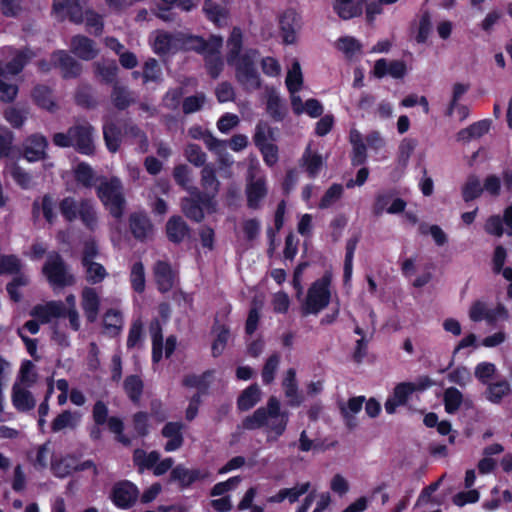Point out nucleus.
<instances>
[{"mask_svg": "<svg viewBox=\"0 0 512 512\" xmlns=\"http://www.w3.org/2000/svg\"><path fill=\"white\" fill-rule=\"evenodd\" d=\"M511 386L507 380H501L488 384L486 389V398L494 404H499L503 397L509 394Z\"/></svg>", "mask_w": 512, "mask_h": 512, "instance_id": "nucleus-43", "label": "nucleus"}, {"mask_svg": "<svg viewBox=\"0 0 512 512\" xmlns=\"http://www.w3.org/2000/svg\"><path fill=\"white\" fill-rule=\"evenodd\" d=\"M43 272L53 286L65 287L75 283L74 276L69 272L63 259L57 253L48 255Z\"/></svg>", "mask_w": 512, "mask_h": 512, "instance_id": "nucleus-9", "label": "nucleus"}, {"mask_svg": "<svg viewBox=\"0 0 512 512\" xmlns=\"http://www.w3.org/2000/svg\"><path fill=\"white\" fill-rule=\"evenodd\" d=\"M213 372V370H206L201 375H186L182 380V385L188 388H197V392H200L201 395H204L207 393L209 386L206 380L212 376Z\"/></svg>", "mask_w": 512, "mask_h": 512, "instance_id": "nucleus-44", "label": "nucleus"}, {"mask_svg": "<svg viewBox=\"0 0 512 512\" xmlns=\"http://www.w3.org/2000/svg\"><path fill=\"white\" fill-rule=\"evenodd\" d=\"M266 111L273 120L278 122L282 121L285 117V108L280 97L274 91L268 94Z\"/></svg>", "mask_w": 512, "mask_h": 512, "instance_id": "nucleus-50", "label": "nucleus"}, {"mask_svg": "<svg viewBox=\"0 0 512 512\" xmlns=\"http://www.w3.org/2000/svg\"><path fill=\"white\" fill-rule=\"evenodd\" d=\"M81 306L88 322H95L100 308V298L94 288L85 287L81 294Z\"/></svg>", "mask_w": 512, "mask_h": 512, "instance_id": "nucleus-20", "label": "nucleus"}, {"mask_svg": "<svg viewBox=\"0 0 512 512\" xmlns=\"http://www.w3.org/2000/svg\"><path fill=\"white\" fill-rule=\"evenodd\" d=\"M190 228L181 216H172L166 223V235L169 241L179 244L189 236Z\"/></svg>", "mask_w": 512, "mask_h": 512, "instance_id": "nucleus-23", "label": "nucleus"}, {"mask_svg": "<svg viewBox=\"0 0 512 512\" xmlns=\"http://www.w3.org/2000/svg\"><path fill=\"white\" fill-rule=\"evenodd\" d=\"M111 97L114 105L119 109H125L133 101L128 89L119 84L114 85Z\"/></svg>", "mask_w": 512, "mask_h": 512, "instance_id": "nucleus-59", "label": "nucleus"}, {"mask_svg": "<svg viewBox=\"0 0 512 512\" xmlns=\"http://www.w3.org/2000/svg\"><path fill=\"white\" fill-rule=\"evenodd\" d=\"M463 402V394L455 387L445 389L443 394V403L446 413L454 414L457 412Z\"/></svg>", "mask_w": 512, "mask_h": 512, "instance_id": "nucleus-45", "label": "nucleus"}, {"mask_svg": "<svg viewBox=\"0 0 512 512\" xmlns=\"http://www.w3.org/2000/svg\"><path fill=\"white\" fill-rule=\"evenodd\" d=\"M185 425L182 422H167L162 427V437L167 438L164 450L173 452L178 450L184 443L183 431Z\"/></svg>", "mask_w": 512, "mask_h": 512, "instance_id": "nucleus-18", "label": "nucleus"}, {"mask_svg": "<svg viewBox=\"0 0 512 512\" xmlns=\"http://www.w3.org/2000/svg\"><path fill=\"white\" fill-rule=\"evenodd\" d=\"M227 46L228 52L226 60L228 64H232L235 59L242 56L243 33L239 27H233L227 40Z\"/></svg>", "mask_w": 512, "mask_h": 512, "instance_id": "nucleus-35", "label": "nucleus"}, {"mask_svg": "<svg viewBox=\"0 0 512 512\" xmlns=\"http://www.w3.org/2000/svg\"><path fill=\"white\" fill-rule=\"evenodd\" d=\"M138 494L139 491L133 483L122 481L114 486L112 499L116 506L125 509L136 501Z\"/></svg>", "mask_w": 512, "mask_h": 512, "instance_id": "nucleus-17", "label": "nucleus"}, {"mask_svg": "<svg viewBox=\"0 0 512 512\" xmlns=\"http://www.w3.org/2000/svg\"><path fill=\"white\" fill-rule=\"evenodd\" d=\"M75 178L78 183L84 187L90 188L95 186L97 177L90 165L87 163H79L75 168Z\"/></svg>", "mask_w": 512, "mask_h": 512, "instance_id": "nucleus-49", "label": "nucleus"}, {"mask_svg": "<svg viewBox=\"0 0 512 512\" xmlns=\"http://www.w3.org/2000/svg\"><path fill=\"white\" fill-rule=\"evenodd\" d=\"M259 54L256 49H249L241 57L234 60L230 66L235 68V78L245 91H255L261 88V78L255 61Z\"/></svg>", "mask_w": 512, "mask_h": 512, "instance_id": "nucleus-4", "label": "nucleus"}, {"mask_svg": "<svg viewBox=\"0 0 512 512\" xmlns=\"http://www.w3.org/2000/svg\"><path fill=\"white\" fill-rule=\"evenodd\" d=\"M222 45V37L212 34L209 36V46L200 53L204 58L205 69L212 79H217L224 69V61L220 54Z\"/></svg>", "mask_w": 512, "mask_h": 512, "instance_id": "nucleus-11", "label": "nucleus"}, {"mask_svg": "<svg viewBox=\"0 0 512 512\" xmlns=\"http://www.w3.org/2000/svg\"><path fill=\"white\" fill-rule=\"evenodd\" d=\"M78 218L82 224L90 231L96 230L99 219L95 203L89 199L80 200V210Z\"/></svg>", "mask_w": 512, "mask_h": 512, "instance_id": "nucleus-29", "label": "nucleus"}, {"mask_svg": "<svg viewBox=\"0 0 512 512\" xmlns=\"http://www.w3.org/2000/svg\"><path fill=\"white\" fill-rule=\"evenodd\" d=\"M95 77L106 84H118L116 82L118 66L114 60H102L93 64Z\"/></svg>", "mask_w": 512, "mask_h": 512, "instance_id": "nucleus-27", "label": "nucleus"}, {"mask_svg": "<svg viewBox=\"0 0 512 512\" xmlns=\"http://www.w3.org/2000/svg\"><path fill=\"white\" fill-rule=\"evenodd\" d=\"M70 52L83 61H91L99 55L96 42L84 35H75L69 44Z\"/></svg>", "mask_w": 512, "mask_h": 512, "instance_id": "nucleus-15", "label": "nucleus"}, {"mask_svg": "<svg viewBox=\"0 0 512 512\" xmlns=\"http://www.w3.org/2000/svg\"><path fill=\"white\" fill-rule=\"evenodd\" d=\"M286 87L291 94L298 92L303 84V76L300 69L299 63L295 62L292 66V69L288 72L286 76Z\"/></svg>", "mask_w": 512, "mask_h": 512, "instance_id": "nucleus-57", "label": "nucleus"}, {"mask_svg": "<svg viewBox=\"0 0 512 512\" xmlns=\"http://www.w3.org/2000/svg\"><path fill=\"white\" fill-rule=\"evenodd\" d=\"M37 378L38 375L36 373L35 365L31 361H25L21 365L18 379L14 384H20L29 388L36 383Z\"/></svg>", "mask_w": 512, "mask_h": 512, "instance_id": "nucleus-52", "label": "nucleus"}, {"mask_svg": "<svg viewBox=\"0 0 512 512\" xmlns=\"http://www.w3.org/2000/svg\"><path fill=\"white\" fill-rule=\"evenodd\" d=\"M21 262L14 255H0V275L17 274L21 270Z\"/></svg>", "mask_w": 512, "mask_h": 512, "instance_id": "nucleus-64", "label": "nucleus"}, {"mask_svg": "<svg viewBox=\"0 0 512 512\" xmlns=\"http://www.w3.org/2000/svg\"><path fill=\"white\" fill-rule=\"evenodd\" d=\"M300 166L305 168L309 178L314 179L323 167V158L318 153H312L308 146L301 157Z\"/></svg>", "mask_w": 512, "mask_h": 512, "instance_id": "nucleus-32", "label": "nucleus"}, {"mask_svg": "<svg viewBox=\"0 0 512 512\" xmlns=\"http://www.w3.org/2000/svg\"><path fill=\"white\" fill-rule=\"evenodd\" d=\"M59 210L61 215L68 222H73L78 219L80 210V200H76L74 197H65L59 204Z\"/></svg>", "mask_w": 512, "mask_h": 512, "instance_id": "nucleus-51", "label": "nucleus"}, {"mask_svg": "<svg viewBox=\"0 0 512 512\" xmlns=\"http://www.w3.org/2000/svg\"><path fill=\"white\" fill-rule=\"evenodd\" d=\"M349 142L352 145L350 155L351 165L353 167L364 165L367 162V146L363 141L362 134L353 129L350 131Z\"/></svg>", "mask_w": 512, "mask_h": 512, "instance_id": "nucleus-21", "label": "nucleus"}, {"mask_svg": "<svg viewBox=\"0 0 512 512\" xmlns=\"http://www.w3.org/2000/svg\"><path fill=\"white\" fill-rule=\"evenodd\" d=\"M123 387L131 401H139L143 391V382L138 376L130 375L126 377L123 383Z\"/></svg>", "mask_w": 512, "mask_h": 512, "instance_id": "nucleus-55", "label": "nucleus"}, {"mask_svg": "<svg viewBox=\"0 0 512 512\" xmlns=\"http://www.w3.org/2000/svg\"><path fill=\"white\" fill-rule=\"evenodd\" d=\"M432 30L431 15L429 11H424L419 20L418 32L415 40L419 44L426 43Z\"/></svg>", "mask_w": 512, "mask_h": 512, "instance_id": "nucleus-62", "label": "nucleus"}, {"mask_svg": "<svg viewBox=\"0 0 512 512\" xmlns=\"http://www.w3.org/2000/svg\"><path fill=\"white\" fill-rule=\"evenodd\" d=\"M261 399V390L257 383H253L245 388L237 398V408L239 411H248L252 409Z\"/></svg>", "mask_w": 512, "mask_h": 512, "instance_id": "nucleus-31", "label": "nucleus"}, {"mask_svg": "<svg viewBox=\"0 0 512 512\" xmlns=\"http://www.w3.org/2000/svg\"><path fill=\"white\" fill-rule=\"evenodd\" d=\"M209 46V38L206 40L202 36L192 35L181 31L168 33L162 31V55L168 52L194 51L198 54L203 53Z\"/></svg>", "mask_w": 512, "mask_h": 512, "instance_id": "nucleus-7", "label": "nucleus"}, {"mask_svg": "<svg viewBox=\"0 0 512 512\" xmlns=\"http://www.w3.org/2000/svg\"><path fill=\"white\" fill-rule=\"evenodd\" d=\"M299 28L300 17L294 9L285 10L279 17V29L284 44L291 45L296 42Z\"/></svg>", "mask_w": 512, "mask_h": 512, "instance_id": "nucleus-14", "label": "nucleus"}, {"mask_svg": "<svg viewBox=\"0 0 512 512\" xmlns=\"http://www.w3.org/2000/svg\"><path fill=\"white\" fill-rule=\"evenodd\" d=\"M171 479L177 481L181 488H187L195 481L203 478L198 469H187L182 465H177L171 470Z\"/></svg>", "mask_w": 512, "mask_h": 512, "instance_id": "nucleus-33", "label": "nucleus"}, {"mask_svg": "<svg viewBox=\"0 0 512 512\" xmlns=\"http://www.w3.org/2000/svg\"><path fill=\"white\" fill-rule=\"evenodd\" d=\"M359 242L357 236L351 237L346 242V253L344 259L343 282L347 285L352 277L354 253Z\"/></svg>", "mask_w": 512, "mask_h": 512, "instance_id": "nucleus-41", "label": "nucleus"}, {"mask_svg": "<svg viewBox=\"0 0 512 512\" xmlns=\"http://www.w3.org/2000/svg\"><path fill=\"white\" fill-rule=\"evenodd\" d=\"M205 102L206 96L202 92L185 97L182 101V111L186 115L195 113L202 109Z\"/></svg>", "mask_w": 512, "mask_h": 512, "instance_id": "nucleus-58", "label": "nucleus"}, {"mask_svg": "<svg viewBox=\"0 0 512 512\" xmlns=\"http://www.w3.org/2000/svg\"><path fill=\"white\" fill-rule=\"evenodd\" d=\"M202 10L206 18L216 26H220L221 20L228 17V10L213 0H204Z\"/></svg>", "mask_w": 512, "mask_h": 512, "instance_id": "nucleus-40", "label": "nucleus"}, {"mask_svg": "<svg viewBox=\"0 0 512 512\" xmlns=\"http://www.w3.org/2000/svg\"><path fill=\"white\" fill-rule=\"evenodd\" d=\"M95 129L88 122H78L66 132L55 133L53 144L60 148L73 147L84 155H92L95 151Z\"/></svg>", "mask_w": 512, "mask_h": 512, "instance_id": "nucleus-2", "label": "nucleus"}, {"mask_svg": "<svg viewBox=\"0 0 512 512\" xmlns=\"http://www.w3.org/2000/svg\"><path fill=\"white\" fill-rule=\"evenodd\" d=\"M5 171L10 174L13 180L22 188L30 189L33 181L32 176L18 164L12 162L5 165Z\"/></svg>", "mask_w": 512, "mask_h": 512, "instance_id": "nucleus-42", "label": "nucleus"}, {"mask_svg": "<svg viewBox=\"0 0 512 512\" xmlns=\"http://www.w3.org/2000/svg\"><path fill=\"white\" fill-rule=\"evenodd\" d=\"M279 364L280 355L277 352H274L266 359L261 371L262 381L265 385H270L275 380Z\"/></svg>", "mask_w": 512, "mask_h": 512, "instance_id": "nucleus-48", "label": "nucleus"}, {"mask_svg": "<svg viewBox=\"0 0 512 512\" xmlns=\"http://www.w3.org/2000/svg\"><path fill=\"white\" fill-rule=\"evenodd\" d=\"M201 185L204 189L203 192H210V194L213 195V200H215L220 183L216 177V173L213 167H203L201 171Z\"/></svg>", "mask_w": 512, "mask_h": 512, "instance_id": "nucleus-47", "label": "nucleus"}, {"mask_svg": "<svg viewBox=\"0 0 512 512\" xmlns=\"http://www.w3.org/2000/svg\"><path fill=\"white\" fill-rule=\"evenodd\" d=\"M65 306L61 301H51L45 305L35 306L30 315L41 323H48L52 318L63 317Z\"/></svg>", "mask_w": 512, "mask_h": 512, "instance_id": "nucleus-19", "label": "nucleus"}, {"mask_svg": "<svg viewBox=\"0 0 512 512\" xmlns=\"http://www.w3.org/2000/svg\"><path fill=\"white\" fill-rule=\"evenodd\" d=\"M189 196L181 200L182 211L187 218L195 222H201L205 213L216 211V201L210 192H202L198 187L189 188Z\"/></svg>", "mask_w": 512, "mask_h": 512, "instance_id": "nucleus-6", "label": "nucleus"}, {"mask_svg": "<svg viewBox=\"0 0 512 512\" xmlns=\"http://www.w3.org/2000/svg\"><path fill=\"white\" fill-rule=\"evenodd\" d=\"M331 280V273L325 272L321 278L311 284L304 304V314H317L329 305Z\"/></svg>", "mask_w": 512, "mask_h": 512, "instance_id": "nucleus-8", "label": "nucleus"}, {"mask_svg": "<svg viewBox=\"0 0 512 512\" xmlns=\"http://www.w3.org/2000/svg\"><path fill=\"white\" fill-rule=\"evenodd\" d=\"M343 195V186L338 183L332 184L324 193L319 202L320 209H328Z\"/></svg>", "mask_w": 512, "mask_h": 512, "instance_id": "nucleus-56", "label": "nucleus"}, {"mask_svg": "<svg viewBox=\"0 0 512 512\" xmlns=\"http://www.w3.org/2000/svg\"><path fill=\"white\" fill-rule=\"evenodd\" d=\"M211 332L215 334V338L211 345V355L214 358H218L221 356L228 344V341L231 336L230 328L226 324H220L216 319Z\"/></svg>", "mask_w": 512, "mask_h": 512, "instance_id": "nucleus-22", "label": "nucleus"}, {"mask_svg": "<svg viewBox=\"0 0 512 512\" xmlns=\"http://www.w3.org/2000/svg\"><path fill=\"white\" fill-rule=\"evenodd\" d=\"M483 192L484 188H482L479 177L475 174H470L461 188L462 199L465 203L478 199Z\"/></svg>", "mask_w": 512, "mask_h": 512, "instance_id": "nucleus-36", "label": "nucleus"}, {"mask_svg": "<svg viewBox=\"0 0 512 512\" xmlns=\"http://www.w3.org/2000/svg\"><path fill=\"white\" fill-rule=\"evenodd\" d=\"M267 195L266 182L262 178L249 183L246 187L247 206L256 210L260 208L261 201Z\"/></svg>", "mask_w": 512, "mask_h": 512, "instance_id": "nucleus-28", "label": "nucleus"}, {"mask_svg": "<svg viewBox=\"0 0 512 512\" xmlns=\"http://www.w3.org/2000/svg\"><path fill=\"white\" fill-rule=\"evenodd\" d=\"M425 383L400 382L396 384L391 396L385 401L384 407L388 414H394L399 406L407 404L409 398L416 391H423L430 385V380L425 377Z\"/></svg>", "mask_w": 512, "mask_h": 512, "instance_id": "nucleus-10", "label": "nucleus"}, {"mask_svg": "<svg viewBox=\"0 0 512 512\" xmlns=\"http://www.w3.org/2000/svg\"><path fill=\"white\" fill-rule=\"evenodd\" d=\"M34 54L30 50L17 52L12 61L4 64L0 61V76L16 75L18 74L25 64L33 58Z\"/></svg>", "mask_w": 512, "mask_h": 512, "instance_id": "nucleus-30", "label": "nucleus"}, {"mask_svg": "<svg viewBox=\"0 0 512 512\" xmlns=\"http://www.w3.org/2000/svg\"><path fill=\"white\" fill-rule=\"evenodd\" d=\"M104 140L111 152H116L120 145V130L114 124H106L103 127Z\"/></svg>", "mask_w": 512, "mask_h": 512, "instance_id": "nucleus-60", "label": "nucleus"}, {"mask_svg": "<svg viewBox=\"0 0 512 512\" xmlns=\"http://www.w3.org/2000/svg\"><path fill=\"white\" fill-rule=\"evenodd\" d=\"M97 195L114 218H122L126 200L123 185L119 178H101L97 187Z\"/></svg>", "mask_w": 512, "mask_h": 512, "instance_id": "nucleus-3", "label": "nucleus"}, {"mask_svg": "<svg viewBox=\"0 0 512 512\" xmlns=\"http://www.w3.org/2000/svg\"><path fill=\"white\" fill-rule=\"evenodd\" d=\"M12 403L18 411L26 412L35 407L36 400L28 388L20 384H14L12 388Z\"/></svg>", "mask_w": 512, "mask_h": 512, "instance_id": "nucleus-26", "label": "nucleus"}, {"mask_svg": "<svg viewBox=\"0 0 512 512\" xmlns=\"http://www.w3.org/2000/svg\"><path fill=\"white\" fill-rule=\"evenodd\" d=\"M85 278L90 284H98L102 282L108 275L104 266L96 261L82 263Z\"/></svg>", "mask_w": 512, "mask_h": 512, "instance_id": "nucleus-46", "label": "nucleus"}, {"mask_svg": "<svg viewBox=\"0 0 512 512\" xmlns=\"http://www.w3.org/2000/svg\"><path fill=\"white\" fill-rule=\"evenodd\" d=\"M51 65L60 70L64 79L77 78L83 71L82 64L65 50H57L51 55Z\"/></svg>", "mask_w": 512, "mask_h": 512, "instance_id": "nucleus-12", "label": "nucleus"}, {"mask_svg": "<svg viewBox=\"0 0 512 512\" xmlns=\"http://www.w3.org/2000/svg\"><path fill=\"white\" fill-rule=\"evenodd\" d=\"M103 322L105 330L111 335L118 334L123 324L121 314L115 310H108Z\"/></svg>", "mask_w": 512, "mask_h": 512, "instance_id": "nucleus-61", "label": "nucleus"}, {"mask_svg": "<svg viewBox=\"0 0 512 512\" xmlns=\"http://www.w3.org/2000/svg\"><path fill=\"white\" fill-rule=\"evenodd\" d=\"M285 396L288 398V403L292 407L301 405L303 398L298 392V383L296 379V371L294 368H289L286 371L285 377L282 381Z\"/></svg>", "mask_w": 512, "mask_h": 512, "instance_id": "nucleus-25", "label": "nucleus"}, {"mask_svg": "<svg viewBox=\"0 0 512 512\" xmlns=\"http://www.w3.org/2000/svg\"><path fill=\"white\" fill-rule=\"evenodd\" d=\"M337 49L342 51L346 56L351 57L362 49L361 43L351 36L340 37L337 41Z\"/></svg>", "mask_w": 512, "mask_h": 512, "instance_id": "nucleus-63", "label": "nucleus"}, {"mask_svg": "<svg viewBox=\"0 0 512 512\" xmlns=\"http://www.w3.org/2000/svg\"><path fill=\"white\" fill-rule=\"evenodd\" d=\"M129 226L137 239H144L151 231V224L146 214L136 212L129 217Z\"/></svg>", "mask_w": 512, "mask_h": 512, "instance_id": "nucleus-34", "label": "nucleus"}, {"mask_svg": "<svg viewBox=\"0 0 512 512\" xmlns=\"http://www.w3.org/2000/svg\"><path fill=\"white\" fill-rule=\"evenodd\" d=\"M286 211V202L284 200H281L276 208L275 215H274V226L275 230L272 228L267 229V236L270 242V250L274 249V240L275 235L278 231H280L284 225V215Z\"/></svg>", "mask_w": 512, "mask_h": 512, "instance_id": "nucleus-54", "label": "nucleus"}, {"mask_svg": "<svg viewBox=\"0 0 512 512\" xmlns=\"http://www.w3.org/2000/svg\"><path fill=\"white\" fill-rule=\"evenodd\" d=\"M48 140L39 133L28 136L22 143V156L28 162H37L47 158Z\"/></svg>", "mask_w": 512, "mask_h": 512, "instance_id": "nucleus-13", "label": "nucleus"}, {"mask_svg": "<svg viewBox=\"0 0 512 512\" xmlns=\"http://www.w3.org/2000/svg\"><path fill=\"white\" fill-rule=\"evenodd\" d=\"M289 412L281 409L276 396H270L265 406L258 407L242 420V428L248 431L265 429L267 442L277 441L286 431Z\"/></svg>", "mask_w": 512, "mask_h": 512, "instance_id": "nucleus-1", "label": "nucleus"}, {"mask_svg": "<svg viewBox=\"0 0 512 512\" xmlns=\"http://www.w3.org/2000/svg\"><path fill=\"white\" fill-rule=\"evenodd\" d=\"M134 460L141 470L152 469L154 475H160V464L158 463L159 455L156 451L147 454L143 450H136L134 452Z\"/></svg>", "mask_w": 512, "mask_h": 512, "instance_id": "nucleus-39", "label": "nucleus"}, {"mask_svg": "<svg viewBox=\"0 0 512 512\" xmlns=\"http://www.w3.org/2000/svg\"><path fill=\"white\" fill-rule=\"evenodd\" d=\"M80 419V413L65 410L53 420L51 429L53 432H60L64 429H74L79 424Z\"/></svg>", "mask_w": 512, "mask_h": 512, "instance_id": "nucleus-38", "label": "nucleus"}, {"mask_svg": "<svg viewBox=\"0 0 512 512\" xmlns=\"http://www.w3.org/2000/svg\"><path fill=\"white\" fill-rule=\"evenodd\" d=\"M75 467L76 459L71 456L62 457L51 464L54 475L59 478L68 476L72 471H75Z\"/></svg>", "mask_w": 512, "mask_h": 512, "instance_id": "nucleus-53", "label": "nucleus"}, {"mask_svg": "<svg viewBox=\"0 0 512 512\" xmlns=\"http://www.w3.org/2000/svg\"><path fill=\"white\" fill-rule=\"evenodd\" d=\"M492 121L490 119H482L472 123L466 128L459 130L456 139L459 142H470L487 134L491 128Z\"/></svg>", "mask_w": 512, "mask_h": 512, "instance_id": "nucleus-24", "label": "nucleus"}, {"mask_svg": "<svg viewBox=\"0 0 512 512\" xmlns=\"http://www.w3.org/2000/svg\"><path fill=\"white\" fill-rule=\"evenodd\" d=\"M407 73V66L403 60H392L388 62L385 58L378 59L373 68V74L376 78L381 79L386 75H390L395 79L403 78Z\"/></svg>", "mask_w": 512, "mask_h": 512, "instance_id": "nucleus-16", "label": "nucleus"}, {"mask_svg": "<svg viewBox=\"0 0 512 512\" xmlns=\"http://www.w3.org/2000/svg\"><path fill=\"white\" fill-rule=\"evenodd\" d=\"M32 96L39 107L49 112H54L58 109V105L55 102L52 91L49 87L45 85L36 86L33 90Z\"/></svg>", "mask_w": 512, "mask_h": 512, "instance_id": "nucleus-37", "label": "nucleus"}, {"mask_svg": "<svg viewBox=\"0 0 512 512\" xmlns=\"http://www.w3.org/2000/svg\"><path fill=\"white\" fill-rule=\"evenodd\" d=\"M259 54L256 49H249L241 57L234 60L230 66L235 68V78L245 91H255L261 88V78L255 61Z\"/></svg>", "mask_w": 512, "mask_h": 512, "instance_id": "nucleus-5", "label": "nucleus"}]
</instances>
